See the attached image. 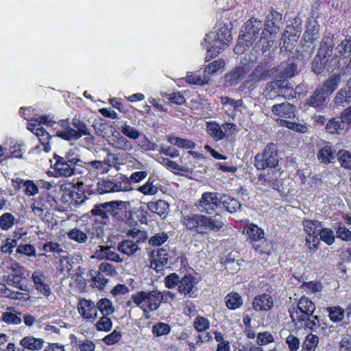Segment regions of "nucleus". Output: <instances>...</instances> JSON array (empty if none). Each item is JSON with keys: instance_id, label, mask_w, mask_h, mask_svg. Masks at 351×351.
Returning <instances> with one entry per match:
<instances>
[{"instance_id": "nucleus-1", "label": "nucleus", "mask_w": 351, "mask_h": 351, "mask_svg": "<svg viewBox=\"0 0 351 351\" xmlns=\"http://www.w3.org/2000/svg\"><path fill=\"white\" fill-rule=\"evenodd\" d=\"M232 25L230 21L219 22L214 27V31L206 34L204 43H202L207 53L205 61H209L216 57L227 48L232 40L231 29Z\"/></svg>"}, {"instance_id": "nucleus-2", "label": "nucleus", "mask_w": 351, "mask_h": 351, "mask_svg": "<svg viewBox=\"0 0 351 351\" xmlns=\"http://www.w3.org/2000/svg\"><path fill=\"white\" fill-rule=\"evenodd\" d=\"M182 225L190 231L204 235L210 232H218L224 226V219L220 215L212 217L202 214H189L182 217Z\"/></svg>"}, {"instance_id": "nucleus-3", "label": "nucleus", "mask_w": 351, "mask_h": 351, "mask_svg": "<svg viewBox=\"0 0 351 351\" xmlns=\"http://www.w3.org/2000/svg\"><path fill=\"white\" fill-rule=\"evenodd\" d=\"M262 26L261 21L254 17L250 18L241 31L234 47V53L241 54L248 49L257 38Z\"/></svg>"}, {"instance_id": "nucleus-4", "label": "nucleus", "mask_w": 351, "mask_h": 351, "mask_svg": "<svg viewBox=\"0 0 351 351\" xmlns=\"http://www.w3.org/2000/svg\"><path fill=\"white\" fill-rule=\"evenodd\" d=\"M131 299L135 305L139 307L143 311L145 317H149L150 312L156 311L163 300L162 292L153 290L149 292L143 291L132 294Z\"/></svg>"}, {"instance_id": "nucleus-5", "label": "nucleus", "mask_w": 351, "mask_h": 351, "mask_svg": "<svg viewBox=\"0 0 351 351\" xmlns=\"http://www.w3.org/2000/svg\"><path fill=\"white\" fill-rule=\"evenodd\" d=\"M280 19V14L278 12L271 13L266 17L265 28L261 33L260 39L263 52L269 50L273 45L276 34L279 31L277 21Z\"/></svg>"}, {"instance_id": "nucleus-6", "label": "nucleus", "mask_w": 351, "mask_h": 351, "mask_svg": "<svg viewBox=\"0 0 351 351\" xmlns=\"http://www.w3.org/2000/svg\"><path fill=\"white\" fill-rule=\"evenodd\" d=\"M54 166L60 176L68 177L75 173H83V161L78 157L66 160L59 156Z\"/></svg>"}, {"instance_id": "nucleus-7", "label": "nucleus", "mask_w": 351, "mask_h": 351, "mask_svg": "<svg viewBox=\"0 0 351 351\" xmlns=\"http://www.w3.org/2000/svg\"><path fill=\"white\" fill-rule=\"evenodd\" d=\"M130 206V202L113 201L95 205L90 210L93 216L100 219V223L107 224L109 221V214L110 212H114L115 209L120 207L128 208Z\"/></svg>"}, {"instance_id": "nucleus-8", "label": "nucleus", "mask_w": 351, "mask_h": 351, "mask_svg": "<svg viewBox=\"0 0 351 351\" xmlns=\"http://www.w3.org/2000/svg\"><path fill=\"white\" fill-rule=\"evenodd\" d=\"M278 163V157L274 144L267 145L263 152L254 158V165L258 169H273Z\"/></svg>"}, {"instance_id": "nucleus-9", "label": "nucleus", "mask_w": 351, "mask_h": 351, "mask_svg": "<svg viewBox=\"0 0 351 351\" xmlns=\"http://www.w3.org/2000/svg\"><path fill=\"white\" fill-rule=\"evenodd\" d=\"M72 129L68 131H57L56 136L66 141H77L84 135L90 134V128L82 121L73 118L71 121Z\"/></svg>"}, {"instance_id": "nucleus-10", "label": "nucleus", "mask_w": 351, "mask_h": 351, "mask_svg": "<svg viewBox=\"0 0 351 351\" xmlns=\"http://www.w3.org/2000/svg\"><path fill=\"white\" fill-rule=\"evenodd\" d=\"M220 206V197L214 192H205L196 204L197 209L201 213L211 215Z\"/></svg>"}, {"instance_id": "nucleus-11", "label": "nucleus", "mask_w": 351, "mask_h": 351, "mask_svg": "<svg viewBox=\"0 0 351 351\" xmlns=\"http://www.w3.org/2000/svg\"><path fill=\"white\" fill-rule=\"evenodd\" d=\"M77 311L87 322L94 323L98 317L96 304L90 300L81 299L77 303Z\"/></svg>"}, {"instance_id": "nucleus-12", "label": "nucleus", "mask_w": 351, "mask_h": 351, "mask_svg": "<svg viewBox=\"0 0 351 351\" xmlns=\"http://www.w3.org/2000/svg\"><path fill=\"white\" fill-rule=\"evenodd\" d=\"M98 187L100 193L129 191L131 190L130 182L126 179L116 182L103 180L98 183Z\"/></svg>"}, {"instance_id": "nucleus-13", "label": "nucleus", "mask_w": 351, "mask_h": 351, "mask_svg": "<svg viewBox=\"0 0 351 351\" xmlns=\"http://www.w3.org/2000/svg\"><path fill=\"white\" fill-rule=\"evenodd\" d=\"M234 126L232 123H226L220 125L215 121L206 123V132L215 141H219L226 136V133Z\"/></svg>"}, {"instance_id": "nucleus-14", "label": "nucleus", "mask_w": 351, "mask_h": 351, "mask_svg": "<svg viewBox=\"0 0 351 351\" xmlns=\"http://www.w3.org/2000/svg\"><path fill=\"white\" fill-rule=\"evenodd\" d=\"M32 278L36 289L45 297H49L51 294L50 283L46 276L40 270L33 272Z\"/></svg>"}, {"instance_id": "nucleus-15", "label": "nucleus", "mask_w": 351, "mask_h": 351, "mask_svg": "<svg viewBox=\"0 0 351 351\" xmlns=\"http://www.w3.org/2000/svg\"><path fill=\"white\" fill-rule=\"evenodd\" d=\"M169 255L167 250L165 248H158L152 250L150 267L156 272L162 271L168 263Z\"/></svg>"}, {"instance_id": "nucleus-16", "label": "nucleus", "mask_w": 351, "mask_h": 351, "mask_svg": "<svg viewBox=\"0 0 351 351\" xmlns=\"http://www.w3.org/2000/svg\"><path fill=\"white\" fill-rule=\"evenodd\" d=\"M289 86L285 80H276L267 84L265 95L269 99H274L276 96L284 95L287 97Z\"/></svg>"}, {"instance_id": "nucleus-17", "label": "nucleus", "mask_w": 351, "mask_h": 351, "mask_svg": "<svg viewBox=\"0 0 351 351\" xmlns=\"http://www.w3.org/2000/svg\"><path fill=\"white\" fill-rule=\"evenodd\" d=\"M315 310V304L310 300L308 298L306 297H302L297 306V308L295 311H290V315L293 319L295 321V319L297 317H302L304 315H311L314 313Z\"/></svg>"}, {"instance_id": "nucleus-18", "label": "nucleus", "mask_w": 351, "mask_h": 351, "mask_svg": "<svg viewBox=\"0 0 351 351\" xmlns=\"http://www.w3.org/2000/svg\"><path fill=\"white\" fill-rule=\"evenodd\" d=\"M274 306V299L271 295L262 293L256 295L252 302L253 309L256 312H267Z\"/></svg>"}, {"instance_id": "nucleus-19", "label": "nucleus", "mask_w": 351, "mask_h": 351, "mask_svg": "<svg viewBox=\"0 0 351 351\" xmlns=\"http://www.w3.org/2000/svg\"><path fill=\"white\" fill-rule=\"evenodd\" d=\"M108 143L115 149L125 152H130L134 148L132 143L130 141L115 130L112 136L108 137Z\"/></svg>"}, {"instance_id": "nucleus-20", "label": "nucleus", "mask_w": 351, "mask_h": 351, "mask_svg": "<svg viewBox=\"0 0 351 351\" xmlns=\"http://www.w3.org/2000/svg\"><path fill=\"white\" fill-rule=\"evenodd\" d=\"M296 325L304 329L315 330L320 324L319 317L317 315H304L302 317H297L293 321Z\"/></svg>"}, {"instance_id": "nucleus-21", "label": "nucleus", "mask_w": 351, "mask_h": 351, "mask_svg": "<svg viewBox=\"0 0 351 351\" xmlns=\"http://www.w3.org/2000/svg\"><path fill=\"white\" fill-rule=\"evenodd\" d=\"M34 134L40 141V144L35 147L34 151L37 153H40L42 151L46 153L49 152L51 149V145L49 143L51 138L49 134L43 127H40L36 129Z\"/></svg>"}, {"instance_id": "nucleus-22", "label": "nucleus", "mask_w": 351, "mask_h": 351, "mask_svg": "<svg viewBox=\"0 0 351 351\" xmlns=\"http://www.w3.org/2000/svg\"><path fill=\"white\" fill-rule=\"evenodd\" d=\"M86 170L90 174L97 176L99 174H105L108 173V165L101 160H92L89 162H83L82 170Z\"/></svg>"}, {"instance_id": "nucleus-23", "label": "nucleus", "mask_w": 351, "mask_h": 351, "mask_svg": "<svg viewBox=\"0 0 351 351\" xmlns=\"http://www.w3.org/2000/svg\"><path fill=\"white\" fill-rule=\"evenodd\" d=\"M295 108L288 102L275 104L271 107V112L274 115L290 119L294 116Z\"/></svg>"}, {"instance_id": "nucleus-24", "label": "nucleus", "mask_w": 351, "mask_h": 351, "mask_svg": "<svg viewBox=\"0 0 351 351\" xmlns=\"http://www.w3.org/2000/svg\"><path fill=\"white\" fill-rule=\"evenodd\" d=\"M333 40V34L329 33L327 35H326L322 40L321 45L318 50L317 54L328 60V58L332 55V52L334 47Z\"/></svg>"}, {"instance_id": "nucleus-25", "label": "nucleus", "mask_w": 351, "mask_h": 351, "mask_svg": "<svg viewBox=\"0 0 351 351\" xmlns=\"http://www.w3.org/2000/svg\"><path fill=\"white\" fill-rule=\"evenodd\" d=\"M45 341L42 338L35 337L32 335L25 336L20 341V345L25 349L36 351L44 346Z\"/></svg>"}, {"instance_id": "nucleus-26", "label": "nucleus", "mask_w": 351, "mask_h": 351, "mask_svg": "<svg viewBox=\"0 0 351 351\" xmlns=\"http://www.w3.org/2000/svg\"><path fill=\"white\" fill-rule=\"evenodd\" d=\"M337 106H346L351 102V81L348 82L347 86L341 88L335 98Z\"/></svg>"}, {"instance_id": "nucleus-27", "label": "nucleus", "mask_w": 351, "mask_h": 351, "mask_svg": "<svg viewBox=\"0 0 351 351\" xmlns=\"http://www.w3.org/2000/svg\"><path fill=\"white\" fill-rule=\"evenodd\" d=\"M248 70V68L244 66L236 68L231 73L226 75V82L229 86L237 85L238 82L245 77Z\"/></svg>"}, {"instance_id": "nucleus-28", "label": "nucleus", "mask_w": 351, "mask_h": 351, "mask_svg": "<svg viewBox=\"0 0 351 351\" xmlns=\"http://www.w3.org/2000/svg\"><path fill=\"white\" fill-rule=\"evenodd\" d=\"M224 66L225 62L222 59L215 60L206 65L204 68V75L208 78V83L213 75L223 72Z\"/></svg>"}, {"instance_id": "nucleus-29", "label": "nucleus", "mask_w": 351, "mask_h": 351, "mask_svg": "<svg viewBox=\"0 0 351 351\" xmlns=\"http://www.w3.org/2000/svg\"><path fill=\"white\" fill-rule=\"evenodd\" d=\"M86 231L87 232H84L80 228L75 227L66 232V236L69 239L73 241L78 244H84L88 239V230H86Z\"/></svg>"}, {"instance_id": "nucleus-30", "label": "nucleus", "mask_w": 351, "mask_h": 351, "mask_svg": "<svg viewBox=\"0 0 351 351\" xmlns=\"http://www.w3.org/2000/svg\"><path fill=\"white\" fill-rule=\"evenodd\" d=\"M341 75L339 74L332 73L329 75L325 81L323 86L320 88L323 89L326 95L332 94L339 86L341 82Z\"/></svg>"}, {"instance_id": "nucleus-31", "label": "nucleus", "mask_w": 351, "mask_h": 351, "mask_svg": "<svg viewBox=\"0 0 351 351\" xmlns=\"http://www.w3.org/2000/svg\"><path fill=\"white\" fill-rule=\"evenodd\" d=\"M117 250L121 253L132 256L136 252L140 250L138 245L133 241L126 239L123 240L118 244Z\"/></svg>"}, {"instance_id": "nucleus-32", "label": "nucleus", "mask_w": 351, "mask_h": 351, "mask_svg": "<svg viewBox=\"0 0 351 351\" xmlns=\"http://www.w3.org/2000/svg\"><path fill=\"white\" fill-rule=\"evenodd\" d=\"M335 152L330 145L326 144L318 152L317 158L323 163H330L335 158Z\"/></svg>"}, {"instance_id": "nucleus-33", "label": "nucleus", "mask_w": 351, "mask_h": 351, "mask_svg": "<svg viewBox=\"0 0 351 351\" xmlns=\"http://www.w3.org/2000/svg\"><path fill=\"white\" fill-rule=\"evenodd\" d=\"M195 284L196 280L193 276L191 275L185 276L180 280L178 291L184 295L189 294Z\"/></svg>"}, {"instance_id": "nucleus-34", "label": "nucleus", "mask_w": 351, "mask_h": 351, "mask_svg": "<svg viewBox=\"0 0 351 351\" xmlns=\"http://www.w3.org/2000/svg\"><path fill=\"white\" fill-rule=\"evenodd\" d=\"M97 311L100 312L102 315L112 314L114 312V307L111 300L106 298L99 299L97 303Z\"/></svg>"}, {"instance_id": "nucleus-35", "label": "nucleus", "mask_w": 351, "mask_h": 351, "mask_svg": "<svg viewBox=\"0 0 351 351\" xmlns=\"http://www.w3.org/2000/svg\"><path fill=\"white\" fill-rule=\"evenodd\" d=\"M24 193L27 196H34L39 193V184L41 180L35 182L31 180H21Z\"/></svg>"}, {"instance_id": "nucleus-36", "label": "nucleus", "mask_w": 351, "mask_h": 351, "mask_svg": "<svg viewBox=\"0 0 351 351\" xmlns=\"http://www.w3.org/2000/svg\"><path fill=\"white\" fill-rule=\"evenodd\" d=\"M325 92L320 87L316 88L314 94L310 97L308 101V104L309 106L317 108L322 106L326 99V96Z\"/></svg>"}, {"instance_id": "nucleus-37", "label": "nucleus", "mask_w": 351, "mask_h": 351, "mask_svg": "<svg viewBox=\"0 0 351 351\" xmlns=\"http://www.w3.org/2000/svg\"><path fill=\"white\" fill-rule=\"evenodd\" d=\"M222 204L230 213L236 212L241 207L237 199L227 195L220 196V205Z\"/></svg>"}, {"instance_id": "nucleus-38", "label": "nucleus", "mask_w": 351, "mask_h": 351, "mask_svg": "<svg viewBox=\"0 0 351 351\" xmlns=\"http://www.w3.org/2000/svg\"><path fill=\"white\" fill-rule=\"evenodd\" d=\"M147 207L152 213L162 216L165 215L169 209V204L164 200H158L157 202H148Z\"/></svg>"}, {"instance_id": "nucleus-39", "label": "nucleus", "mask_w": 351, "mask_h": 351, "mask_svg": "<svg viewBox=\"0 0 351 351\" xmlns=\"http://www.w3.org/2000/svg\"><path fill=\"white\" fill-rule=\"evenodd\" d=\"M167 140L170 144L178 147L193 149L195 147V144L193 141L180 137L170 135L167 137Z\"/></svg>"}, {"instance_id": "nucleus-40", "label": "nucleus", "mask_w": 351, "mask_h": 351, "mask_svg": "<svg viewBox=\"0 0 351 351\" xmlns=\"http://www.w3.org/2000/svg\"><path fill=\"white\" fill-rule=\"evenodd\" d=\"M345 123L346 122L341 119V117L340 118H334L327 123L326 130L330 134H339L344 129Z\"/></svg>"}, {"instance_id": "nucleus-41", "label": "nucleus", "mask_w": 351, "mask_h": 351, "mask_svg": "<svg viewBox=\"0 0 351 351\" xmlns=\"http://www.w3.org/2000/svg\"><path fill=\"white\" fill-rule=\"evenodd\" d=\"M319 343V337L310 333L307 335L302 344V351H315Z\"/></svg>"}, {"instance_id": "nucleus-42", "label": "nucleus", "mask_w": 351, "mask_h": 351, "mask_svg": "<svg viewBox=\"0 0 351 351\" xmlns=\"http://www.w3.org/2000/svg\"><path fill=\"white\" fill-rule=\"evenodd\" d=\"M303 226L308 236L318 235L322 229V224L317 220H305Z\"/></svg>"}, {"instance_id": "nucleus-43", "label": "nucleus", "mask_w": 351, "mask_h": 351, "mask_svg": "<svg viewBox=\"0 0 351 351\" xmlns=\"http://www.w3.org/2000/svg\"><path fill=\"white\" fill-rule=\"evenodd\" d=\"M247 234L250 239L252 240V243L259 242L261 241L262 239H265L263 230L254 223H251L248 226L247 228Z\"/></svg>"}, {"instance_id": "nucleus-44", "label": "nucleus", "mask_w": 351, "mask_h": 351, "mask_svg": "<svg viewBox=\"0 0 351 351\" xmlns=\"http://www.w3.org/2000/svg\"><path fill=\"white\" fill-rule=\"evenodd\" d=\"M226 304L229 309L235 310L241 306L243 304V299L239 294L230 293L226 297Z\"/></svg>"}, {"instance_id": "nucleus-45", "label": "nucleus", "mask_w": 351, "mask_h": 351, "mask_svg": "<svg viewBox=\"0 0 351 351\" xmlns=\"http://www.w3.org/2000/svg\"><path fill=\"white\" fill-rule=\"evenodd\" d=\"M252 247L257 253L265 255H269L272 249L271 243L265 239L259 242L252 243Z\"/></svg>"}, {"instance_id": "nucleus-46", "label": "nucleus", "mask_w": 351, "mask_h": 351, "mask_svg": "<svg viewBox=\"0 0 351 351\" xmlns=\"http://www.w3.org/2000/svg\"><path fill=\"white\" fill-rule=\"evenodd\" d=\"M95 327L97 330L99 332H108L111 330L112 328V322L110 318L107 315H102L95 323Z\"/></svg>"}, {"instance_id": "nucleus-47", "label": "nucleus", "mask_w": 351, "mask_h": 351, "mask_svg": "<svg viewBox=\"0 0 351 351\" xmlns=\"http://www.w3.org/2000/svg\"><path fill=\"white\" fill-rule=\"evenodd\" d=\"M281 126L286 127L289 130H293L299 133H306L308 130V128L306 123L292 122L287 120L281 119L280 121Z\"/></svg>"}, {"instance_id": "nucleus-48", "label": "nucleus", "mask_w": 351, "mask_h": 351, "mask_svg": "<svg viewBox=\"0 0 351 351\" xmlns=\"http://www.w3.org/2000/svg\"><path fill=\"white\" fill-rule=\"evenodd\" d=\"M185 80L189 84L194 85L202 86L208 84V78L204 74L201 75L196 73L188 72L185 77Z\"/></svg>"}, {"instance_id": "nucleus-49", "label": "nucleus", "mask_w": 351, "mask_h": 351, "mask_svg": "<svg viewBox=\"0 0 351 351\" xmlns=\"http://www.w3.org/2000/svg\"><path fill=\"white\" fill-rule=\"evenodd\" d=\"M137 191L145 195H154L158 191V188L154 184V181L149 178L147 181L137 189Z\"/></svg>"}, {"instance_id": "nucleus-50", "label": "nucleus", "mask_w": 351, "mask_h": 351, "mask_svg": "<svg viewBox=\"0 0 351 351\" xmlns=\"http://www.w3.org/2000/svg\"><path fill=\"white\" fill-rule=\"evenodd\" d=\"M330 319L334 322H341L344 317V310L340 306H331L326 308Z\"/></svg>"}, {"instance_id": "nucleus-51", "label": "nucleus", "mask_w": 351, "mask_h": 351, "mask_svg": "<svg viewBox=\"0 0 351 351\" xmlns=\"http://www.w3.org/2000/svg\"><path fill=\"white\" fill-rule=\"evenodd\" d=\"M193 327L198 332H203L210 327V322L208 318L197 315L193 322Z\"/></svg>"}, {"instance_id": "nucleus-52", "label": "nucleus", "mask_w": 351, "mask_h": 351, "mask_svg": "<svg viewBox=\"0 0 351 351\" xmlns=\"http://www.w3.org/2000/svg\"><path fill=\"white\" fill-rule=\"evenodd\" d=\"M328 60V59L317 54L312 62V71L317 74L322 73Z\"/></svg>"}, {"instance_id": "nucleus-53", "label": "nucleus", "mask_w": 351, "mask_h": 351, "mask_svg": "<svg viewBox=\"0 0 351 351\" xmlns=\"http://www.w3.org/2000/svg\"><path fill=\"white\" fill-rule=\"evenodd\" d=\"M297 40L295 36H287L286 34L282 36V43H280V51H291L293 50Z\"/></svg>"}, {"instance_id": "nucleus-54", "label": "nucleus", "mask_w": 351, "mask_h": 351, "mask_svg": "<svg viewBox=\"0 0 351 351\" xmlns=\"http://www.w3.org/2000/svg\"><path fill=\"white\" fill-rule=\"evenodd\" d=\"M318 235L320 237L319 240L328 245H332L335 241L334 232L330 228H322Z\"/></svg>"}, {"instance_id": "nucleus-55", "label": "nucleus", "mask_w": 351, "mask_h": 351, "mask_svg": "<svg viewBox=\"0 0 351 351\" xmlns=\"http://www.w3.org/2000/svg\"><path fill=\"white\" fill-rule=\"evenodd\" d=\"M121 131L123 135L133 140L137 139L140 136V132L127 123L121 127Z\"/></svg>"}, {"instance_id": "nucleus-56", "label": "nucleus", "mask_w": 351, "mask_h": 351, "mask_svg": "<svg viewBox=\"0 0 351 351\" xmlns=\"http://www.w3.org/2000/svg\"><path fill=\"white\" fill-rule=\"evenodd\" d=\"M128 236L133 239V241L137 244L143 242L147 239L146 232L136 228L130 230L128 232Z\"/></svg>"}, {"instance_id": "nucleus-57", "label": "nucleus", "mask_w": 351, "mask_h": 351, "mask_svg": "<svg viewBox=\"0 0 351 351\" xmlns=\"http://www.w3.org/2000/svg\"><path fill=\"white\" fill-rule=\"evenodd\" d=\"M20 315L21 313L17 315L11 312H5L2 314V320L8 324L19 325L22 322Z\"/></svg>"}, {"instance_id": "nucleus-58", "label": "nucleus", "mask_w": 351, "mask_h": 351, "mask_svg": "<svg viewBox=\"0 0 351 351\" xmlns=\"http://www.w3.org/2000/svg\"><path fill=\"white\" fill-rule=\"evenodd\" d=\"M14 217L9 213H5L0 217V227L8 230L12 227L14 222Z\"/></svg>"}, {"instance_id": "nucleus-59", "label": "nucleus", "mask_w": 351, "mask_h": 351, "mask_svg": "<svg viewBox=\"0 0 351 351\" xmlns=\"http://www.w3.org/2000/svg\"><path fill=\"white\" fill-rule=\"evenodd\" d=\"M337 158L342 167L351 169V155L348 151L339 150L337 154Z\"/></svg>"}, {"instance_id": "nucleus-60", "label": "nucleus", "mask_w": 351, "mask_h": 351, "mask_svg": "<svg viewBox=\"0 0 351 351\" xmlns=\"http://www.w3.org/2000/svg\"><path fill=\"white\" fill-rule=\"evenodd\" d=\"M170 331V326L167 324L165 323H158L152 327V332L157 337L167 335Z\"/></svg>"}, {"instance_id": "nucleus-61", "label": "nucleus", "mask_w": 351, "mask_h": 351, "mask_svg": "<svg viewBox=\"0 0 351 351\" xmlns=\"http://www.w3.org/2000/svg\"><path fill=\"white\" fill-rule=\"evenodd\" d=\"M274 341V336L271 332L267 331L259 332L256 336V343L258 346H265Z\"/></svg>"}, {"instance_id": "nucleus-62", "label": "nucleus", "mask_w": 351, "mask_h": 351, "mask_svg": "<svg viewBox=\"0 0 351 351\" xmlns=\"http://www.w3.org/2000/svg\"><path fill=\"white\" fill-rule=\"evenodd\" d=\"M336 51L339 56L348 55L351 52V42L350 40L345 39L336 47Z\"/></svg>"}, {"instance_id": "nucleus-63", "label": "nucleus", "mask_w": 351, "mask_h": 351, "mask_svg": "<svg viewBox=\"0 0 351 351\" xmlns=\"http://www.w3.org/2000/svg\"><path fill=\"white\" fill-rule=\"evenodd\" d=\"M285 342L288 346L289 351L298 350L300 345V339L292 334H290L287 337Z\"/></svg>"}, {"instance_id": "nucleus-64", "label": "nucleus", "mask_w": 351, "mask_h": 351, "mask_svg": "<svg viewBox=\"0 0 351 351\" xmlns=\"http://www.w3.org/2000/svg\"><path fill=\"white\" fill-rule=\"evenodd\" d=\"M337 237L343 241H351V231L344 226L339 225L336 231Z\"/></svg>"}]
</instances>
